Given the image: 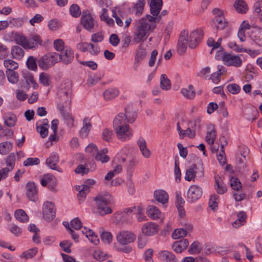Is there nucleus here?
I'll return each instance as SVG.
<instances>
[{"label": "nucleus", "instance_id": "a878e982", "mask_svg": "<svg viewBox=\"0 0 262 262\" xmlns=\"http://www.w3.org/2000/svg\"><path fill=\"white\" fill-rule=\"evenodd\" d=\"M11 55L12 57L17 60H20L24 56L25 52L23 48L18 46H14L11 48Z\"/></svg>", "mask_w": 262, "mask_h": 262}, {"label": "nucleus", "instance_id": "a19ab883", "mask_svg": "<svg viewBox=\"0 0 262 262\" xmlns=\"http://www.w3.org/2000/svg\"><path fill=\"white\" fill-rule=\"evenodd\" d=\"M12 148V144L8 141L0 143V154L6 155L8 154Z\"/></svg>", "mask_w": 262, "mask_h": 262}, {"label": "nucleus", "instance_id": "0e129e2a", "mask_svg": "<svg viewBox=\"0 0 262 262\" xmlns=\"http://www.w3.org/2000/svg\"><path fill=\"white\" fill-rule=\"evenodd\" d=\"M40 82L44 86H48L50 83V77L45 73H41L39 75Z\"/></svg>", "mask_w": 262, "mask_h": 262}, {"label": "nucleus", "instance_id": "72a5a7b5", "mask_svg": "<svg viewBox=\"0 0 262 262\" xmlns=\"http://www.w3.org/2000/svg\"><path fill=\"white\" fill-rule=\"evenodd\" d=\"M234 7L236 10L241 14L245 13L248 10L247 4L243 0L236 1L234 4Z\"/></svg>", "mask_w": 262, "mask_h": 262}, {"label": "nucleus", "instance_id": "39448f33", "mask_svg": "<svg viewBox=\"0 0 262 262\" xmlns=\"http://www.w3.org/2000/svg\"><path fill=\"white\" fill-rule=\"evenodd\" d=\"M136 238V235L132 231L128 230L120 231L116 235V240L118 244H116L114 248L117 251L126 253H130L132 248L128 245L134 242Z\"/></svg>", "mask_w": 262, "mask_h": 262}, {"label": "nucleus", "instance_id": "5fc2aeb1", "mask_svg": "<svg viewBox=\"0 0 262 262\" xmlns=\"http://www.w3.org/2000/svg\"><path fill=\"white\" fill-rule=\"evenodd\" d=\"M126 8L124 6L116 7L112 8V16H122L123 15H126L125 13Z\"/></svg>", "mask_w": 262, "mask_h": 262}, {"label": "nucleus", "instance_id": "58836bf2", "mask_svg": "<svg viewBox=\"0 0 262 262\" xmlns=\"http://www.w3.org/2000/svg\"><path fill=\"white\" fill-rule=\"evenodd\" d=\"M160 87L164 91H168L171 88V82L165 74H162L160 77Z\"/></svg>", "mask_w": 262, "mask_h": 262}, {"label": "nucleus", "instance_id": "e433bc0d", "mask_svg": "<svg viewBox=\"0 0 262 262\" xmlns=\"http://www.w3.org/2000/svg\"><path fill=\"white\" fill-rule=\"evenodd\" d=\"M146 56V52L142 43L140 44L136 51L135 61L139 62L143 60Z\"/></svg>", "mask_w": 262, "mask_h": 262}, {"label": "nucleus", "instance_id": "de8ad7c7", "mask_svg": "<svg viewBox=\"0 0 262 262\" xmlns=\"http://www.w3.org/2000/svg\"><path fill=\"white\" fill-rule=\"evenodd\" d=\"M102 139L106 142H111L112 140L114 133L111 129L105 128L102 132Z\"/></svg>", "mask_w": 262, "mask_h": 262}, {"label": "nucleus", "instance_id": "7ed1b4c3", "mask_svg": "<svg viewBox=\"0 0 262 262\" xmlns=\"http://www.w3.org/2000/svg\"><path fill=\"white\" fill-rule=\"evenodd\" d=\"M123 113L115 116L113 120V127L117 137L121 141L130 139L133 136V132L130 128Z\"/></svg>", "mask_w": 262, "mask_h": 262}, {"label": "nucleus", "instance_id": "c85d7f7f", "mask_svg": "<svg viewBox=\"0 0 262 262\" xmlns=\"http://www.w3.org/2000/svg\"><path fill=\"white\" fill-rule=\"evenodd\" d=\"M252 39L260 47H262V28L259 27L252 32Z\"/></svg>", "mask_w": 262, "mask_h": 262}, {"label": "nucleus", "instance_id": "79ce46f5", "mask_svg": "<svg viewBox=\"0 0 262 262\" xmlns=\"http://www.w3.org/2000/svg\"><path fill=\"white\" fill-rule=\"evenodd\" d=\"M7 79L12 84L16 83L19 79V74L14 71H6Z\"/></svg>", "mask_w": 262, "mask_h": 262}, {"label": "nucleus", "instance_id": "393cba45", "mask_svg": "<svg viewBox=\"0 0 262 262\" xmlns=\"http://www.w3.org/2000/svg\"><path fill=\"white\" fill-rule=\"evenodd\" d=\"M145 3L143 1H139L133 7L129 10V14L140 15L142 14Z\"/></svg>", "mask_w": 262, "mask_h": 262}, {"label": "nucleus", "instance_id": "8fccbe9b", "mask_svg": "<svg viewBox=\"0 0 262 262\" xmlns=\"http://www.w3.org/2000/svg\"><path fill=\"white\" fill-rule=\"evenodd\" d=\"M230 185L235 190L238 191L242 187V183L237 177H232L230 179Z\"/></svg>", "mask_w": 262, "mask_h": 262}, {"label": "nucleus", "instance_id": "4468645a", "mask_svg": "<svg viewBox=\"0 0 262 262\" xmlns=\"http://www.w3.org/2000/svg\"><path fill=\"white\" fill-rule=\"evenodd\" d=\"M27 196L32 201H35L37 199V191L34 183L28 182L26 185Z\"/></svg>", "mask_w": 262, "mask_h": 262}, {"label": "nucleus", "instance_id": "6e6d98bb", "mask_svg": "<svg viewBox=\"0 0 262 262\" xmlns=\"http://www.w3.org/2000/svg\"><path fill=\"white\" fill-rule=\"evenodd\" d=\"M48 26L50 30L55 31L61 27V23L56 18H52L49 21Z\"/></svg>", "mask_w": 262, "mask_h": 262}, {"label": "nucleus", "instance_id": "a211bd4d", "mask_svg": "<svg viewBox=\"0 0 262 262\" xmlns=\"http://www.w3.org/2000/svg\"><path fill=\"white\" fill-rule=\"evenodd\" d=\"M138 145L142 153V155L145 158H149L151 156V151L147 148L145 140L142 137H140L137 141Z\"/></svg>", "mask_w": 262, "mask_h": 262}, {"label": "nucleus", "instance_id": "20e7f679", "mask_svg": "<svg viewBox=\"0 0 262 262\" xmlns=\"http://www.w3.org/2000/svg\"><path fill=\"white\" fill-rule=\"evenodd\" d=\"M13 37L16 43L25 49L35 50L39 46L43 45V41L41 37L36 34H30L27 37L23 34L17 33H13Z\"/></svg>", "mask_w": 262, "mask_h": 262}, {"label": "nucleus", "instance_id": "6ab92c4d", "mask_svg": "<svg viewBox=\"0 0 262 262\" xmlns=\"http://www.w3.org/2000/svg\"><path fill=\"white\" fill-rule=\"evenodd\" d=\"M22 76L28 87H32L34 89L37 88L38 84L35 82L32 73L27 70H24L22 72Z\"/></svg>", "mask_w": 262, "mask_h": 262}, {"label": "nucleus", "instance_id": "ddd939ff", "mask_svg": "<svg viewBox=\"0 0 262 262\" xmlns=\"http://www.w3.org/2000/svg\"><path fill=\"white\" fill-rule=\"evenodd\" d=\"M158 231V227L155 223L148 222L145 224L142 228V231L143 234L151 236L156 234Z\"/></svg>", "mask_w": 262, "mask_h": 262}, {"label": "nucleus", "instance_id": "c756f323", "mask_svg": "<svg viewBox=\"0 0 262 262\" xmlns=\"http://www.w3.org/2000/svg\"><path fill=\"white\" fill-rule=\"evenodd\" d=\"M3 119L5 124L8 127L14 126L16 122V116L11 113L5 114L3 117Z\"/></svg>", "mask_w": 262, "mask_h": 262}, {"label": "nucleus", "instance_id": "09e8293b", "mask_svg": "<svg viewBox=\"0 0 262 262\" xmlns=\"http://www.w3.org/2000/svg\"><path fill=\"white\" fill-rule=\"evenodd\" d=\"M213 25H214L217 29L223 30L227 25V21L225 17H219L215 21L213 20Z\"/></svg>", "mask_w": 262, "mask_h": 262}, {"label": "nucleus", "instance_id": "2f4dec72", "mask_svg": "<svg viewBox=\"0 0 262 262\" xmlns=\"http://www.w3.org/2000/svg\"><path fill=\"white\" fill-rule=\"evenodd\" d=\"M119 92L117 89L110 88L104 91L103 96L106 100L114 99L119 95Z\"/></svg>", "mask_w": 262, "mask_h": 262}, {"label": "nucleus", "instance_id": "bf43d9fd", "mask_svg": "<svg viewBox=\"0 0 262 262\" xmlns=\"http://www.w3.org/2000/svg\"><path fill=\"white\" fill-rule=\"evenodd\" d=\"M69 12L72 16H79L81 14L80 8L77 4H72L70 7Z\"/></svg>", "mask_w": 262, "mask_h": 262}, {"label": "nucleus", "instance_id": "774afa93", "mask_svg": "<svg viewBox=\"0 0 262 262\" xmlns=\"http://www.w3.org/2000/svg\"><path fill=\"white\" fill-rule=\"evenodd\" d=\"M253 9L256 14L262 16V0L257 1L254 3Z\"/></svg>", "mask_w": 262, "mask_h": 262}, {"label": "nucleus", "instance_id": "4c0bfd02", "mask_svg": "<svg viewBox=\"0 0 262 262\" xmlns=\"http://www.w3.org/2000/svg\"><path fill=\"white\" fill-rule=\"evenodd\" d=\"M181 94L186 98L193 99L195 95L193 86L189 85L187 88H183L181 90Z\"/></svg>", "mask_w": 262, "mask_h": 262}, {"label": "nucleus", "instance_id": "6e6552de", "mask_svg": "<svg viewBox=\"0 0 262 262\" xmlns=\"http://www.w3.org/2000/svg\"><path fill=\"white\" fill-rule=\"evenodd\" d=\"M58 58L57 53H50L40 57L37 60V63L41 69L47 70L58 62Z\"/></svg>", "mask_w": 262, "mask_h": 262}, {"label": "nucleus", "instance_id": "f704fd0d", "mask_svg": "<svg viewBox=\"0 0 262 262\" xmlns=\"http://www.w3.org/2000/svg\"><path fill=\"white\" fill-rule=\"evenodd\" d=\"M75 189L78 191L77 197L79 201H83L90 191L86 186H82V185L76 186Z\"/></svg>", "mask_w": 262, "mask_h": 262}, {"label": "nucleus", "instance_id": "dca6fc26", "mask_svg": "<svg viewBox=\"0 0 262 262\" xmlns=\"http://www.w3.org/2000/svg\"><path fill=\"white\" fill-rule=\"evenodd\" d=\"M159 257L163 262H178V260L176 256L171 252L167 250L159 251Z\"/></svg>", "mask_w": 262, "mask_h": 262}, {"label": "nucleus", "instance_id": "bb28decb", "mask_svg": "<svg viewBox=\"0 0 262 262\" xmlns=\"http://www.w3.org/2000/svg\"><path fill=\"white\" fill-rule=\"evenodd\" d=\"M123 114L125 116L128 123H133L136 118V112L134 111L132 106H127L125 108V113Z\"/></svg>", "mask_w": 262, "mask_h": 262}, {"label": "nucleus", "instance_id": "e2e57ef3", "mask_svg": "<svg viewBox=\"0 0 262 262\" xmlns=\"http://www.w3.org/2000/svg\"><path fill=\"white\" fill-rule=\"evenodd\" d=\"M86 237L95 245L99 243V239L97 235L93 231H88V232L86 233Z\"/></svg>", "mask_w": 262, "mask_h": 262}, {"label": "nucleus", "instance_id": "3c124183", "mask_svg": "<svg viewBox=\"0 0 262 262\" xmlns=\"http://www.w3.org/2000/svg\"><path fill=\"white\" fill-rule=\"evenodd\" d=\"M116 18V22L117 24L120 26L122 27L123 26V21H124L125 28H127L130 24L132 20L131 17H115Z\"/></svg>", "mask_w": 262, "mask_h": 262}, {"label": "nucleus", "instance_id": "4d7b16f0", "mask_svg": "<svg viewBox=\"0 0 262 262\" xmlns=\"http://www.w3.org/2000/svg\"><path fill=\"white\" fill-rule=\"evenodd\" d=\"M187 235L186 230L181 228L176 229L172 233V237L173 239H179Z\"/></svg>", "mask_w": 262, "mask_h": 262}, {"label": "nucleus", "instance_id": "49530a36", "mask_svg": "<svg viewBox=\"0 0 262 262\" xmlns=\"http://www.w3.org/2000/svg\"><path fill=\"white\" fill-rule=\"evenodd\" d=\"M247 217L246 213L244 211H241L237 214V219L233 223L232 225L235 228H238L245 222Z\"/></svg>", "mask_w": 262, "mask_h": 262}, {"label": "nucleus", "instance_id": "f257e3e1", "mask_svg": "<svg viewBox=\"0 0 262 262\" xmlns=\"http://www.w3.org/2000/svg\"><path fill=\"white\" fill-rule=\"evenodd\" d=\"M203 36V32L201 29L192 31L189 36L186 30L181 31L177 46V52L179 54H183L187 48L188 43L191 49L195 48L201 41Z\"/></svg>", "mask_w": 262, "mask_h": 262}, {"label": "nucleus", "instance_id": "37998d69", "mask_svg": "<svg viewBox=\"0 0 262 262\" xmlns=\"http://www.w3.org/2000/svg\"><path fill=\"white\" fill-rule=\"evenodd\" d=\"M196 177L203 178L204 177V167L202 162H199L192 165Z\"/></svg>", "mask_w": 262, "mask_h": 262}, {"label": "nucleus", "instance_id": "864d4df0", "mask_svg": "<svg viewBox=\"0 0 262 262\" xmlns=\"http://www.w3.org/2000/svg\"><path fill=\"white\" fill-rule=\"evenodd\" d=\"M215 139V130L213 128L207 132V135L206 136V141L208 144L212 145L214 144Z\"/></svg>", "mask_w": 262, "mask_h": 262}, {"label": "nucleus", "instance_id": "412c9836", "mask_svg": "<svg viewBox=\"0 0 262 262\" xmlns=\"http://www.w3.org/2000/svg\"><path fill=\"white\" fill-rule=\"evenodd\" d=\"M162 7V0H151L150 11L153 16H158Z\"/></svg>", "mask_w": 262, "mask_h": 262}, {"label": "nucleus", "instance_id": "f03ea898", "mask_svg": "<svg viewBox=\"0 0 262 262\" xmlns=\"http://www.w3.org/2000/svg\"><path fill=\"white\" fill-rule=\"evenodd\" d=\"M158 17H143L138 22L134 34V41L138 43L145 41L156 26Z\"/></svg>", "mask_w": 262, "mask_h": 262}, {"label": "nucleus", "instance_id": "0eeeda50", "mask_svg": "<svg viewBox=\"0 0 262 262\" xmlns=\"http://www.w3.org/2000/svg\"><path fill=\"white\" fill-rule=\"evenodd\" d=\"M72 89L69 83L61 84L58 91V96L59 98V103L62 107H68L71 102Z\"/></svg>", "mask_w": 262, "mask_h": 262}, {"label": "nucleus", "instance_id": "9b49d317", "mask_svg": "<svg viewBox=\"0 0 262 262\" xmlns=\"http://www.w3.org/2000/svg\"><path fill=\"white\" fill-rule=\"evenodd\" d=\"M202 189L195 185H191L187 191V201L193 203L198 200L202 195Z\"/></svg>", "mask_w": 262, "mask_h": 262}, {"label": "nucleus", "instance_id": "4be33fe9", "mask_svg": "<svg viewBox=\"0 0 262 262\" xmlns=\"http://www.w3.org/2000/svg\"><path fill=\"white\" fill-rule=\"evenodd\" d=\"M176 205L179 211V215L181 217H183L185 214V210L183 207L184 205L185 204V201L182 198L180 192H176Z\"/></svg>", "mask_w": 262, "mask_h": 262}, {"label": "nucleus", "instance_id": "680f3d73", "mask_svg": "<svg viewBox=\"0 0 262 262\" xmlns=\"http://www.w3.org/2000/svg\"><path fill=\"white\" fill-rule=\"evenodd\" d=\"M242 148L243 150V152H241V156H242V158L239 159L238 161V163L239 165H241V166H242L243 168H244L246 167V156L248 154V148L246 146H244Z\"/></svg>", "mask_w": 262, "mask_h": 262}, {"label": "nucleus", "instance_id": "ea45409f", "mask_svg": "<svg viewBox=\"0 0 262 262\" xmlns=\"http://www.w3.org/2000/svg\"><path fill=\"white\" fill-rule=\"evenodd\" d=\"M15 160V156L14 154H10L7 158L6 163L7 167L3 168L8 171V173L14 168Z\"/></svg>", "mask_w": 262, "mask_h": 262}, {"label": "nucleus", "instance_id": "7c9ffc66", "mask_svg": "<svg viewBox=\"0 0 262 262\" xmlns=\"http://www.w3.org/2000/svg\"><path fill=\"white\" fill-rule=\"evenodd\" d=\"M146 213L147 215L152 220L159 218L161 215V212L159 209L153 205L148 206Z\"/></svg>", "mask_w": 262, "mask_h": 262}, {"label": "nucleus", "instance_id": "2eb2a0df", "mask_svg": "<svg viewBox=\"0 0 262 262\" xmlns=\"http://www.w3.org/2000/svg\"><path fill=\"white\" fill-rule=\"evenodd\" d=\"M59 162V157L56 152H53L50 157L46 159V164L50 168L60 171V168L57 166Z\"/></svg>", "mask_w": 262, "mask_h": 262}, {"label": "nucleus", "instance_id": "473e14b6", "mask_svg": "<svg viewBox=\"0 0 262 262\" xmlns=\"http://www.w3.org/2000/svg\"><path fill=\"white\" fill-rule=\"evenodd\" d=\"M91 128V124L88 118H85L83 121V126L80 131V134L82 137H86Z\"/></svg>", "mask_w": 262, "mask_h": 262}, {"label": "nucleus", "instance_id": "69168bd1", "mask_svg": "<svg viewBox=\"0 0 262 262\" xmlns=\"http://www.w3.org/2000/svg\"><path fill=\"white\" fill-rule=\"evenodd\" d=\"M196 176L194 169L191 166H189V168L186 170L185 179L188 181H191Z\"/></svg>", "mask_w": 262, "mask_h": 262}, {"label": "nucleus", "instance_id": "f8f14e48", "mask_svg": "<svg viewBox=\"0 0 262 262\" xmlns=\"http://www.w3.org/2000/svg\"><path fill=\"white\" fill-rule=\"evenodd\" d=\"M57 55L59 57L58 62L62 61L66 64L71 63L74 57L72 50L67 47L60 54L57 53Z\"/></svg>", "mask_w": 262, "mask_h": 262}, {"label": "nucleus", "instance_id": "423d86ee", "mask_svg": "<svg viewBox=\"0 0 262 262\" xmlns=\"http://www.w3.org/2000/svg\"><path fill=\"white\" fill-rule=\"evenodd\" d=\"M110 199L111 195L106 192H101L94 198L97 205L96 212L100 215L103 216L112 212L111 208L107 206Z\"/></svg>", "mask_w": 262, "mask_h": 262}, {"label": "nucleus", "instance_id": "9d476101", "mask_svg": "<svg viewBox=\"0 0 262 262\" xmlns=\"http://www.w3.org/2000/svg\"><path fill=\"white\" fill-rule=\"evenodd\" d=\"M42 212L43 217L46 221H52L55 217L56 214V208L54 204L49 201L45 202L43 204Z\"/></svg>", "mask_w": 262, "mask_h": 262}, {"label": "nucleus", "instance_id": "13d9d810", "mask_svg": "<svg viewBox=\"0 0 262 262\" xmlns=\"http://www.w3.org/2000/svg\"><path fill=\"white\" fill-rule=\"evenodd\" d=\"M201 250V245L198 242H193L189 249V252L191 254L199 253Z\"/></svg>", "mask_w": 262, "mask_h": 262}, {"label": "nucleus", "instance_id": "052dcab7", "mask_svg": "<svg viewBox=\"0 0 262 262\" xmlns=\"http://www.w3.org/2000/svg\"><path fill=\"white\" fill-rule=\"evenodd\" d=\"M134 209L136 212L137 220L139 222H142L146 220V217L143 213L144 209L142 207H134Z\"/></svg>", "mask_w": 262, "mask_h": 262}, {"label": "nucleus", "instance_id": "1a4fd4ad", "mask_svg": "<svg viewBox=\"0 0 262 262\" xmlns=\"http://www.w3.org/2000/svg\"><path fill=\"white\" fill-rule=\"evenodd\" d=\"M222 60L225 64L228 66H233L236 68L241 67L243 63V60L239 55L233 53L224 52L222 56Z\"/></svg>", "mask_w": 262, "mask_h": 262}, {"label": "nucleus", "instance_id": "c9c22d12", "mask_svg": "<svg viewBox=\"0 0 262 262\" xmlns=\"http://www.w3.org/2000/svg\"><path fill=\"white\" fill-rule=\"evenodd\" d=\"M14 216L17 220L21 223H27L29 221V217L27 213L22 209L15 211Z\"/></svg>", "mask_w": 262, "mask_h": 262}, {"label": "nucleus", "instance_id": "b1692460", "mask_svg": "<svg viewBox=\"0 0 262 262\" xmlns=\"http://www.w3.org/2000/svg\"><path fill=\"white\" fill-rule=\"evenodd\" d=\"M107 152L108 149L107 148H103L99 151L98 150L95 156V159L102 163H107L110 159L109 156L107 155Z\"/></svg>", "mask_w": 262, "mask_h": 262}, {"label": "nucleus", "instance_id": "f3484780", "mask_svg": "<svg viewBox=\"0 0 262 262\" xmlns=\"http://www.w3.org/2000/svg\"><path fill=\"white\" fill-rule=\"evenodd\" d=\"M214 188L216 192L219 194L225 193L227 189L221 177L219 175H216L214 176Z\"/></svg>", "mask_w": 262, "mask_h": 262}, {"label": "nucleus", "instance_id": "aec40b11", "mask_svg": "<svg viewBox=\"0 0 262 262\" xmlns=\"http://www.w3.org/2000/svg\"><path fill=\"white\" fill-rule=\"evenodd\" d=\"M189 245V242L187 239H184L173 243L172 248L174 251L180 253L186 249Z\"/></svg>", "mask_w": 262, "mask_h": 262}, {"label": "nucleus", "instance_id": "cd10ccee", "mask_svg": "<svg viewBox=\"0 0 262 262\" xmlns=\"http://www.w3.org/2000/svg\"><path fill=\"white\" fill-rule=\"evenodd\" d=\"M81 23L86 30L90 31L96 24L93 17H82Z\"/></svg>", "mask_w": 262, "mask_h": 262}, {"label": "nucleus", "instance_id": "338daca9", "mask_svg": "<svg viewBox=\"0 0 262 262\" xmlns=\"http://www.w3.org/2000/svg\"><path fill=\"white\" fill-rule=\"evenodd\" d=\"M96 259L99 261H103L108 257V255L101 250H96L94 254Z\"/></svg>", "mask_w": 262, "mask_h": 262}, {"label": "nucleus", "instance_id": "c03bdc74", "mask_svg": "<svg viewBox=\"0 0 262 262\" xmlns=\"http://www.w3.org/2000/svg\"><path fill=\"white\" fill-rule=\"evenodd\" d=\"M228 46L236 52H245L249 54L251 52V50L243 48L242 46L237 45L234 41L229 42Z\"/></svg>", "mask_w": 262, "mask_h": 262}, {"label": "nucleus", "instance_id": "a18cd8bd", "mask_svg": "<svg viewBox=\"0 0 262 262\" xmlns=\"http://www.w3.org/2000/svg\"><path fill=\"white\" fill-rule=\"evenodd\" d=\"M26 64L27 68L29 70L36 71L37 70V62L35 58L32 56H30L28 57L27 61Z\"/></svg>", "mask_w": 262, "mask_h": 262}, {"label": "nucleus", "instance_id": "603ef678", "mask_svg": "<svg viewBox=\"0 0 262 262\" xmlns=\"http://www.w3.org/2000/svg\"><path fill=\"white\" fill-rule=\"evenodd\" d=\"M4 65L7 69V71H14L18 67V64L16 62L11 59L4 60Z\"/></svg>", "mask_w": 262, "mask_h": 262}, {"label": "nucleus", "instance_id": "5701e85b", "mask_svg": "<svg viewBox=\"0 0 262 262\" xmlns=\"http://www.w3.org/2000/svg\"><path fill=\"white\" fill-rule=\"evenodd\" d=\"M154 198L158 202L163 204L167 203L168 201V195L163 190H156L154 192Z\"/></svg>", "mask_w": 262, "mask_h": 262}]
</instances>
